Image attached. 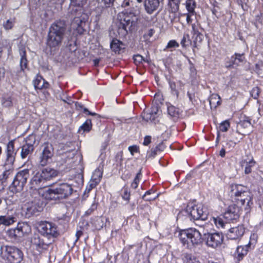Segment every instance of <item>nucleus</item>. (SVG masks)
Here are the masks:
<instances>
[{
  "label": "nucleus",
  "mask_w": 263,
  "mask_h": 263,
  "mask_svg": "<svg viewBox=\"0 0 263 263\" xmlns=\"http://www.w3.org/2000/svg\"><path fill=\"white\" fill-rule=\"evenodd\" d=\"M66 29L67 25L65 21L59 20L53 22L49 28L47 46L51 49L58 48L64 39Z\"/></svg>",
  "instance_id": "nucleus-1"
},
{
  "label": "nucleus",
  "mask_w": 263,
  "mask_h": 263,
  "mask_svg": "<svg viewBox=\"0 0 263 263\" xmlns=\"http://www.w3.org/2000/svg\"><path fill=\"white\" fill-rule=\"evenodd\" d=\"M86 2V0H70L69 9L70 13L74 17L72 22V25L76 27L78 31L82 33L88 19L86 14L83 13V6Z\"/></svg>",
  "instance_id": "nucleus-2"
},
{
  "label": "nucleus",
  "mask_w": 263,
  "mask_h": 263,
  "mask_svg": "<svg viewBox=\"0 0 263 263\" xmlns=\"http://www.w3.org/2000/svg\"><path fill=\"white\" fill-rule=\"evenodd\" d=\"M231 196H234L237 204L245 206L247 213L253 204L252 195L246 186L241 184H232L230 186Z\"/></svg>",
  "instance_id": "nucleus-3"
},
{
  "label": "nucleus",
  "mask_w": 263,
  "mask_h": 263,
  "mask_svg": "<svg viewBox=\"0 0 263 263\" xmlns=\"http://www.w3.org/2000/svg\"><path fill=\"white\" fill-rule=\"evenodd\" d=\"M58 172L50 167L43 168L37 172L31 179L29 184L31 189L37 190L44 188L48 185L47 182L57 176Z\"/></svg>",
  "instance_id": "nucleus-4"
},
{
  "label": "nucleus",
  "mask_w": 263,
  "mask_h": 263,
  "mask_svg": "<svg viewBox=\"0 0 263 263\" xmlns=\"http://www.w3.org/2000/svg\"><path fill=\"white\" fill-rule=\"evenodd\" d=\"M71 185L67 183H59L45 193V198L49 200H60L68 198L73 192Z\"/></svg>",
  "instance_id": "nucleus-5"
},
{
  "label": "nucleus",
  "mask_w": 263,
  "mask_h": 263,
  "mask_svg": "<svg viewBox=\"0 0 263 263\" xmlns=\"http://www.w3.org/2000/svg\"><path fill=\"white\" fill-rule=\"evenodd\" d=\"M215 224L218 227H221L225 231L227 237L230 239H237L241 237L245 232V228L242 225H239L235 227H230L229 223L224 222L220 217H217L214 219Z\"/></svg>",
  "instance_id": "nucleus-6"
},
{
  "label": "nucleus",
  "mask_w": 263,
  "mask_h": 263,
  "mask_svg": "<svg viewBox=\"0 0 263 263\" xmlns=\"http://www.w3.org/2000/svg\"><path fill=\"white\" fill-rule=\"evenodd\" d=\"M29 170L25 169L18 172L15 176L12 183L9 186L10 192L13 193L23 191L27 180L29 177Z\"/></svg>",
  "instance_id": "nucleus-7"
},
{
  "label": "nucleus",
  "mask_w": 263,
  "mask_h": 263,
  "mask_svg": "<svg viewBox=\"0 0 263 263\" xmlns=\"http://www.w3.org/2000/svg\"><path fill=\"white\" fill-rule=\"evenodd\" d=\"M39 232L43 236L48 238H55L59 235V232L55 224L47 221H40L38 223Z\"/></svg>",
  "instance_id": "nucleus-8"
},
{
  "label": "nucleus",
  "mask_w": 263,
  "mask_h": 263,
  "mask_svg": "<svg viewBox=\"0 0 263 263\" xmlns=\"http://www.w3.org/2000/svg\"><path fill=\"white\" fill-rule=\"evenodd\" d=\"M43 203L37 199L28 202L23 208V213L26 218H29L33 215L37 214L43 210Z\"/></svg>",
  "instance_id": "nucleus-9"
},
{
  "label": "nucleus",
  "mask_w": 263,
  "mask_h": 263,
  "mask_svg": "<svg viewBox=\"0 0 263 263\" xmlns=\"http://www.w3.org/2000/svg\"><path fill=\"white\" fill-rule=\"evenodd\" d=\"M184 212L191 220H205L207 218V214L203 211L201 206L189 205Z\"/></svg>",
  "instance_id": "nucleus-10"
},
{
  "label": "nucleus",
  "mask_w": 263,
  "mask_h": 263,
  "mask_svg": "<svg viewBox=\"0 0 263 263\" xmlns=\"http://www.w3.org/2000/svg\"><path fill=\"white\" fill-rule=\"evenodd\" d=\"M140 11H136L134 13L133 19L130 21L123 20L121 18L120 25H119V33L125 35L127 33L128 30H131L133 26H135L138 20Z\"/></svg>",
  "instance_id": "nucleus-11"
},
{
  "label": "nucleus",
  "mask_w": 263,
  "mask_h": 263,
  "mask_svg": "<svg viewBox=\"0 0 263 263\" xmlns=\"http://www.w3.org/2000/svg\"><path fill=\"white\" fill-rule=\"evenodd\" d=\"M206 245L213 248L220 246L223 241V236L219 233H207L203 234L202 238Z\"/></svg>",
  "instance_id": "nucleus-12"
},
{
  "label": "nucleus",
  "mask_w": 263,
  "mask_h": 263,
  "mask_svg": "<svg viewBox=\"0 0 263 263\" xmlns=\"http://www.w3.org/2000/svg\"><path fill=\"white\" fill-rule=\"evenodd\" d=\"M43 147V149L40 158L39 164L44 166L47 164L48 160L53 156V148L52 145L48 142L44 143Z\"/></svg>",
  "instance_id": "nucleus-13"
},
{
  "label": "nucleus",
  "mask_w": 263,
  "mask_h": 263,
  "mask_svg": "<svg viewBox=\"0 0 263 263\" xmlns=\"http://www.w3.org/2000/svg\"><path fill=\"white\" fill-rule=\"evenodd\" d=\"M226 222L229 223L231 221L236 220L239 217V208L235 204L230 205L223 215Z\"/></svg>",
  "instance_id": "nucleus-14"
},
{
  "label": "nucleus",
  "mask_w": 263,
  "mask_h": 263,
  "mask_svg": "<svg viewBox=\"0 0 263 263\" xmlns=\"http://www.w3.org/2000/svg\"><path fill=\"white\" fill-rule=\"evenodd\" d=\"M17 221L16 214L12 210H9L3 215H0V225L9 227Z\"/></svg>",
  "instance_id": "nucleus-15"
},
{
  "label": "nucleus",
  "mask_w": 263,
  "mask_h": 263,
  "mask_svg": "<svg viewBox=\"0 0 263 263\" xmlns=\"http://www.w3.org/2000/svg\"><path fill=\"white\" fill-rule=\"evenodd\" d=\"M252 125L248 117H245V119L240 120L237 124V132L242 135L249 134L252 132Z\"/></svg>",
  "instance_id": "nucleus-16"
},
{
  "label": "nucleus",
  "mask_w": 263,
  "mask_h": 263,
  "mask_svg": "<svg viewBox=\"0 0 263 263\" xmlns=\"http://www.w3.org/2000/svg\"><path fill=\"white\" fill-rule=\"evenodd\" d=\"M27 227V225L25 223L23 225L18 224L16 228L10 230L8 232V234L11 238L16 240L23 237L24 233H26L25 228Z\"/></svg>",
  "instance_id": "nucleus-17"
},
{
  "label": "nucleus",
  "mask_w": 263,
  "mask_h": 263,
  "mask_svg": "<svg viewBox=\"0 0 263 263\" xmlns=\"http://www.w3.org/2000/svg\"><path fill=\"white\" fill-rule=\"evenodd\" d=\"M32 245L36 247L40 251L47 250L51 242H46L38 234H34L31 239Z\"/></svg>",
  "instance_id": "nucleus-18"
},
{
  "label": "nucleus",
  "mask_w": 263,
  "mask_h": 263,
  "mask_svg": "<svg viewBox=\"0 0 263 263\" xmlns=\"http://www.w3.org/2000/svg\"><path fill=\"white\" fill-rule=\"evenodd\" d=\"M16 152L15 151L14 142L11 141L7 146V158L6 163L7 165H13L15 159Z\"/></svg>",
  "instance_id": "nucleus-19"
},
{
  "label": "nucleus",
  "mask_w": 263,
  "mask_h": 263,
  "mask_svg": "<svg viewBox=\"0 0 263 263\" xmlns=\"http://www.w3.org/2000/svg\"><path fill=\"white\" fill-rule=\"evenodd\" d=\"M201 234L200 232L193 228L189 229V241L193 245H198L201 242Z\"/></svg>",
  "instance_id": "nucleus-20"
},
{
  "label": "nucleus",
  "mask_w": 263,
  "mask_h": 263,
  "mask_svg": "<svg viewBox=\"0 0 263 263\" xmlns=\"http://www.w3.org/2000/svg\"><path fill=\"white\" fill-rule=\"evenodd\" d=\"M23 255L21 251L18 249L13 248L7 258L11 263H21L23 260Z\"/></svg>",
  "instance_id": "nucleus-21"
},
{
  "label": "nucleus",
  "mask_w": 263,
  "mask_h": 263,
  "mask_svg": "<svg viewBox=\"0 0 263 263\" xmlns=\"http://www.w3.org/2000/svg\"><path fill=\"white\" fill-rule=\"evenodd\" d=\"M169 85L171 90V94L175 96L176 98H178L179 90H181L183 88L184 84L180 81H178L177 83L170 81Z\"/></svg>",
  "instance_id": "nucleus-22"
},
{
  "label": "nucleus",
  "mask_w": 263,
  "mask_h": 263,
  "mask_svg": "<svg viewBox=\"0 0 263 263\" xmlns=\"http://www.w3.org/2000/svg\"><path fill=\"white\" fill-rule=\"evenodd\" d=\"M5 168L6 170L3 173L2 177L1 178L2 183L6 182L7 179L12 176L14 172L13 165H7V163L5 164Z\"/></svg>",
  "instance_id": "nucleus-23"
},
{
  "label": "nucleus",
  "mask_w": 263,
  "mask_h": 263,
  "mask_svg": "<svg viewBox=\"0 0 263 263\" xmlns=\"http://www.w3.org/2000/svg\"><path fill=\"white\" fill-rule=\"evenodd\" d=\"M34 151L33 144L26 143L22 147L21 157L23 159L26 158L31 154Z\"/></svg>",
  "instance_id": "nucleus-24"
},
{
  "label": "nucleus",
  "mask_w": 263,
  "mask_h": 263,
  "mask_svg": "<svg viewBox=\"0 0 263 263\" xmlns=\"http://www.w3.org/2000/svg\"><path fill=\"white\" fill-rule=\"evenodd\" d=\"M249 247V245H246L245 246H239L237 248L235 257L237 258L238 261H240L243 256L247 254Z\"/></svg>",
  "instance_id": "nucleus-25"
},
{
  "label": "nucleus",
  "mask_w": 263,
  "mask_h": 263,
  "mask_svg": "<svg viewBox=\"0 0 263 263\" xmlns=\"http://www.w3.org/2000/svg\"><path fill=\"white\" fill-rule=\"evenodd\" d=\"M33 83L35 89H39L47 88L49 85L48 83L45 82V80L41 77H37Z\"/></svg>",
  "instance_id": "nucleus-26"
},
{
  "label": "nucleus",
  "mask_w": 263,
  "mask_h": 263,
  "mask_svg": "<svg viewBox=\"0 0 263 263\" xmlns=\"http://www.w3.org/2000/svg\"><path fill=\"white\" fill-rule=\"evenodd\" d=\"M123 43L117 39H113L110 43V48L112 51L118 53L122 49Z\"/></svg>",
  "instance_id": "nucleus-27"
},
{
  "label": "nucleus",
  "mask_w": 263,
  "mask_h": 263,
  "mask_svg": "<svg viewBox=\"0 0 263 263\" xmlns=\"http://www.w3.org/2000/svg\"><path fill=\"white\" fill-rule=\"evenodd\" d=\"M20 55L21 58L20 60V67L22 70H24V69L27 67V60L26 59V50L24 48H22L20 50Z\"/></svg>",
  "instance_id": "nucleus-28"
},
{
  "label": "nucleus",
  "mask_w": 263,
  "mask_h": 263,
  "mask_svg": "<svg viewBox=\"0 0 263 263\" xmlns=\"http://www.w3.org/2000/svg\"><path fill=\"white\" fill-rule=\"evenodd\" d=\"M182 259L184 262L186 263L199 262L197 257L192 254L184 253L182 255Z\"/></svg>",
  "instance_id": "nucleus-29"
},
{
  "label": "nucleus",
  "mask_w": 263,
  "mask_h": 263,
  "mask_svg": "<svg viewBox=\"0 0 263 263\" xmlns=\"http://www.w3.org/2000/svg\"><path fill=\"white\" fill-rule=\"evenodd\" d=\"M167 112L171 117L177 119L179 116V109L170 104L167 105Z\"/></svg>",
  "instance_id": "nucleus-30"
},
{
  "label": "nucleus",
  "mask_w": 263,
  "mask_h": 263,
  "mask_svg": "<svg viewBox=\"0 0 263 263\" xmlns=\"http://www.w3.org/2000/svg\"><path fill=\"white\" fill-rule=\"evenodd\" d=\"M178 237L181 242L185 245L189 243V229L182 230L179 232Z\"/></svg>",
  "instance_id": "nucleus-31"
},
{
  "label": "nucleus",
  "mask_w": 263,
  "mask_h": 263,
  "mask_svg": "<svg viewBox=\"0 0 263 263\" xmlns=\"http://www.w3.org/2000/svg\"><path fill=\"white\" fill-rule=\"evenodd\" d=\"M102 173L99 170H96L93 174L92 178L95 181L91 183L89 185L90 189L94 188L96 185L99 183L102 177Z\"/></svg>",
  "instance_id": "nucleus-32"
},
{
  "label": "nucleus",
  "mask_w": 263,
  "mask_h": 263,
  "mask_svg": "<svg viewBox=\"0 0 263 263\" xmlns=\"http://www.w3.org/2000/svg\"><path fill=\"white\" fill-rule=\"evenodd\" d=\"M105 218L103 217H96L92 220V224L97 230L103 228Z\"/></svg>",
  "instance_id": "nucleus-33"
},
{
  "label": "nucleus",
  "mask_w": 263,
  "mask_h": 263,
  "mask_svg": "<svg viewBox=\"0 0 263 263\" xmlns=\"http://www.w3.org/2000/svg\"><path fill=\"white\" fill-rule=\"evenodd\" d=\"M181 0H168V6L173 13L177 12Z\"/></svg>",
  "instance_id": "nucleus-34"
},
{
  "label": "nucleus",
  "mask_w": 263,
  "mask_h": 263,
  "mask_svg": "<svg viewBox=\"0 0 263 263\" xmlns=\"http://www.w3.org/2000/svg\"><path fill=\"white\" fill-rule=\"evenodd\" d=\"M232 62L233 64H235L236 66H238L239 63L242 62L245 58L243 54L235 53L234 55L231 57Z\"/></svg>",
  "instance_id": "nucleus-35"
},
{
  "label": "nucleus",
  "mask_w": 263,
  "mask_h": 263,
  "mask_svg": "<svg viewBox=\"0 0 263 263\" xmlns=\"http://www.w3.org/2000/svg\"><path fill=\"white\" fill-rule=\"evenodd\" d=\"M13 249L11 247L3 246L0 243V255L2 257L6 256L7 257Z\"/></svg>",
  "instance_id": "nucleus-36"
},
{
  "label": "nucleus",
  "mask_w": 263,
  "mask_h": 263,
  "mask_svg": "<svg viewBox=\"0 0 263 263\" xmlns=\"http://www.w3.org/2000/svg\"><path fill=\"white\" fill-rule=\"evenodd\" d=\"M245 162L246 163V165L245 173L246 174H249L251 172V167L254 166L255 161L253 160V158H252L251 159L248 160V161L247 160H245L244 163Z\"/></svg>",
  "instance_id": "nucleus-37"
},
{
  "label": "nucleus",
  "mask_w": 263,
  "mask_h": 263,
  "mask_svg": "<svg viewBox=\"0 0 263 263\" xmlns=\"http://www.w3.org/2000/svg\"><path fill=\"white\" fill-rule=\"evenodd\" d=\"M155 193V191L153 190H149L147 191L145 194L142 196V199L146 201H151L154 200L155 199H156L158 196L159 194L157 195H153L151 197H148V195H150V194H154Z\"/></svg>",
  "instance_id": "nucleus-38"
},
{
  "label": "nucleus",
  "mask_w": 263,
  "mask_h": 263,
  "mask_svg": "<svg viewBox=\"0 0 263 263\" xmlns=\"http://www.w3.org/2000/svg\"><path fill=\"white\" fill-rule=\"evenodd\" d=\"M2 104L4 107H9L12 106V99L11 97L4 96L2 99Z\"/></svg>",
  "instance_id": "nucleus-39"
},
{
  "label": "nucleus",
  "mask_w": 263,
  "mask_h": 263,
  "mask_svg": "<svg viewBox=\"0 0 263 263\" xmlns=\"http://www.w3.org/2000/svg\"><path fill=\"white\" fill-rule=\"evenodd\" d=\"M220 97L218 95H212L210 99L209 102L211 107H216L220 104Z\"/></svg>",
  "instance_id": "nucleus-40"
},
{
  "label": "nucleus",
  "mask_w": 263,
  "mask_h": 263,
  "mask_svg": "<svg viewBox=\"0 0 263 263\" xmlns=\"http://www.w3.org/2000/svg\"><path fill=\"white\" fill-rule=\"evenodd\" d=\"M92 128L91 121L90 119H87L82 125L80 127L79 131L80 132L83 130L84 132H89Z\"/></svg>",
  "instance_id": "nucleus-41"
},
{
  "label": "nucleus",
  "mask_w": 263,
  "mask_h": 263,
  "mask_svg": "<svg viewBox=\"0 0 263 263\" xmlns=\"http://www.w3.org/2000/svg\"><path fill=\"white\" fill-rule=\"evenodd\" d=\"M180 44L183 47H186L192 45V42L190 39L189 34H185L183 35Z\"/></svg>",
  "instance_id": "nucleus-42"
},
{
  "label": "nucleus",
  "mask_w": 263,
  "mask_h": 263,
  "mask_svg": "<svg viewBox=\"0 0 263 263\" xmlns=\"http://www.w3.org/2000/svg\"><path fill=\"white\" fill-rule=\"evenodd\" d=\"M75 106H76L77 109H78V110L83 108L84 112L87 113L89 115H91V116H97L98 118H99L100 117V116L99 115H98L97 114L95 113V112H91L89 111L88 110V109L86 108H83V105H82L81 103H79L78 102H75Z\"/></svg>",
  "instance_id": "nucleus-43"
},
{
  "label": "nucleus",
  "mask_w": 263,
  "mask_h": 263,
  "mask_svg": "<svg viewBox=\"0 0 263 263\" xmlns=\"http://www.w3.org/2000/svg\"><path fill=\"white\" fill-rule=\"evenodd\" d=\"M185 5L189 12L191 13L194 12L195 7V2L194 0H186Z\"/></svg>",
  "instance_id": "nucleus-44"
},
{
  "label": "nucleus",
  "mask_w": 263,
  "mask_h": 263,
  "mask_svg": "<svg viewBox=\"0 0 263 263\" xmlns=\"http://www.w3.org/2000/svg\"><path fill=\"white\" fill-rule=\"evenodd\" d=\"M203 35L199 32L197 34H193V38L194 39L193 46V47H197V42H201L202 40Z\"/></svg>",
  "instance_id": "nucleus-45"
},
{
  "label": "nucleus",
  "mask_w": 263,
  "mask_h": 263,
  "mask_svg": "<svg viewBox=\"0 0 263 263\" xmlns=\"http://www.w3.org/2000/svg\"><path fill=\"white\" fill-rule=\"evenodd\" d=\"M141 176V170H140L139 172L137 174L133 182H132L131 184L132 187H133L134 189H136L138 185V183L140 180V178Z\"/></svg>",
  "instance_id": "nucleus-46"
},
{
  "label": "nucleus",
  "mask_w": 263,
  "mask_h": 263,
  "mask_svg": "<svg viewBox=\"0 0 263 263\" xmlns=\"http://www.w3.org/2000/svg\"><path fill=\"white\" fill-rule=\"evenodd\" d=\"M133 59L134 60V62L136 64H140L142 61H144L145 62L148 63L149 61L147 59H144V58L141 55L137 54L134 57Z\"/></svg>",
  "instance_id": "nucleus-47"
},
{
  "label": "nucleus",
  "mask_w": 263,
  "mask_h": 263,
  "mask_svg": "<svg viewBox=\"0 0 263 263\" xmlns=\"http://www.w3.org/2000/svg\"><path fill=\"white\" fill-rule=\"evenodd\" d=\"M260 92V88L258 87H255L251 90V95L254 99H257L259 97Z\"/></svg>",
  "instance_id": "nucleus-48"
},
{
  "label": "nucleus",
  "mask_w": 263,
  "mask_h": 263,
  "mask_svg": "<svg viewBox=\"0 0 263 263\" xmlns=\"http://www.w3.org/2000/svg\"><path fill=\"white\" fill-rule=\"evenodd\" d=\"M255 70L261 77L263 78V63L256 64L255 65Z\"/></svg>",
  "instance_id": "nucleus-49"
},
{
  "label": "nucleus",
  "mask_w": 263,
  "mask_h": 263,
  "mask_svg": "<svg viewBox=\"0 0 263 263\" xmlns=\"http://www.w3.org/2000/svg\"><path fill=\"white\" fill-rule=\"evenodd\" d=\"M229 127V122L228 121H225L220 124L219 128L221 132H225L228 130Z\"/></svg>",
  "instance_id": "nucleus-50"
},
{
  "label": "nucleus",
  "mask_w": 263,
  "mask_h": 263,
  "mask_svg": "<svg viewBox=\"0 0 263 263\" xmlns=\"http://www.w3.org/2000/svg\"><path fill=\"white\" fill-rule=\"evenodd\" d=\"M115 160L117 162V165H122V160H123V152H118L116 156H115Z\"/></svg>",
  "instance_id": "nucleus-51"
},
{
  "label": "nucleus",
  "mask_w": 263,
  "mask_h": 263,
  "mask_svg": "<svg viewBox=\"0 0 263 263\" xmlns=\"http://www.w3.org/2000/svg\"><path fill=\"white\" fill-rule=\"evenodd\" d=\"M247 0H237L238 4L241 6L244 11H247L248 6L247 5Z\"/></svg>",
  "instance_id": "nucleus-52"
},
{
  "label": "nucleus",
  "mask_w": 263,
  "mask_h": 263,
  "mask_svg": "<svg viewBox=\"0 0 263 263\" xmlns=\"http://www.w3.org/2000/svg\"><path fill=\"white\" fill-rule=\"evenodd\" d=\"M3 26L6 30L10 29L13 27V22L12 21L8 20L4 23Z\"/></svg>",
  "instance_id": "nucleus-53"
},
{
  "label": "nucleus",
  "mask_w": 263,
  "mask_h": 263,
  "mask_svg": "<svg viewBox=\"0 0 263 263\" xmlns=\"http://www.w3.org/2000/svg\"><path fill=\"white\" fill-rule=\"evenodd\" d=\"M97 208V204L93 203L91 204V207L85 212V215L88 216L90 215Z\"/></svg>",
  "instance_id": "nucleus-54"
},
{
  "label": "nucleus",
  "mask_w": 263,
  "mask_h": 263,
  "mask_svg": "<svg viewBox=\"0 0 263 263\" xmlns=\"http://www.w3.org/2000/svg\"><path fill=\"white\" fill-rule=\"evenodd\" d=\"M179 44L175 40L170 41L166 46V48H170L173 47H178Z\"/></svg>",
  "instance_id": "nucleus-55"
},
{
  "label": "nucleus",
  "mask_w": 263,
  "mask_h": 263,
  "mask_svg": "<svg viewBox=\"0 0 263 263\" xmlns=\"http://www.w3.org/2000/svg\"><path fill=\"white\" fill-rule=\"evenodd\" d=\"M124 193L122 195L123 198L125 200H128L130 197V193L127 187H124Z\"/></svg>",
  "instance_id": "nucleus-56"
},
{
  "label": "nucleus",
  "mask_w": 263,
  "mask_h": 263,
  "mask_svg": "<svg viewBox=\"0 0 263 263\" xmlns=\"http://www.w3.org/2000/svg\"><path fill=\"white\" fill-rule=\"evenodd\" d=\"M157 116L154 114H147L145 116V120L147 121H150L151 122H154L157 118Z\"/></svg>",
  "instance_id": "nucleus-57"
},
{
  "label": "nucleus",
  "mask_w": 263,
  "mask_h": 263,
  "mask_svg": "<svg viewBox=\"0 0 263 263\" xmlns=\"http://www.w3.org/2000/svg\"><path fill=\"white\" fill-rule=\"evenodd\" d=\"M131 14L132 15L129 14L126 11L125 13H123V17L122 18L123 19V20L130 21L132 20V19H133L134 13H132Z\"/></svg>",
  "instance_id": "nucleus-58"
},
{
  "label": "nucleus",
  "mask_w": 263,
  "mask_h": 263,
  "mask_svg": "<svg viewBox=\"0 0 263 263\" xmlns=\"http://www.w3.org/2000/svg\"><path fill=\"white\" fill-rule=\"evenodd\" d=\"M158 152V151L156 147H155L154 148L152 149V150L148 153L147 157L148 158L154 157L157 154Z\"/></svg>",
  "instance_id": "nucleus-59"
},
{
  "label": "nucleus",
  "mask_w": 263,
  "mask_h": 263,
  "mask_svg": "<svg viewBox=\"0 0 263 263\" xmlns=\"http://www.w3.org/2000/svg\"><path fill=\"white\" fill-rule=\"evenodd\" d=\"M115 0H102L105 7H110L113 5Z\"/></svg>",
  "instance_id": "nucleus-60"
},
{
  "label": "nucleus",
  "mask_w": 263,
  "mask_h": 263,
  "mask_svg": "<svg viewBox=\"0 0 263 263\" xmlns=\"http://www.w3.org/2000/svg\"><path fill=\"white\" fill-rule=\"evenodd\" d=\"M151 142V137L150 136H146L144 137L143 145H148Z\"/></svg>",
  "instance_id": "nucleus-61"
},
{
  "label": "nucleus",
  "mask_w": 263,
  "mask_h": 263,
  "mask_svg": "<svg viewBox=\"0 0 263 263\" xmlns=\"http://www.w3.org/2000/svg\"><path fill=\"white\" fill-rule=\"evenodd\" d=\"M192 27L193 34H197V33L200 32L199 31L198 26L197 25H196L195 24H193L192 25Z\"/></svg>",
  "instance_id": "nucleus-62"
},
{
  "label": "nucleus",
  "mask_w": 263,
  "mask_h": 263,
  "mask_svg": "<svg viewBox=\"0 0 263 263\" xmlns=\"http://www.w3.org/2000/svg\"><path fill=\"white\" fill-rule=\"evenodd\" d=\"M128 149L129 151V152H130L131 154L132 155H134V153L135 152H138V147H137V146H135V145H133V146H130L128 147Z\"/></svg>",
  "instance_id": "nucleus-63"
},
{
  "label": "nucleus",
  "mask_w": 263,
  "mask_h": 263,
  "mask_svg": "<svg viewBox=\"0 0 263 263\" xmlns=\"http://www.w3.org/2000/svg\"><path fill=\"white\" fill-rule=\"evenodd\" d=\"M155 147L158 151V152H161V151H163L164 149L165 146L163 143H161L159 144H158L157 146H156Z\"/></svg>",
  "instance_id": "nucleus-64"
}]
</instances>
